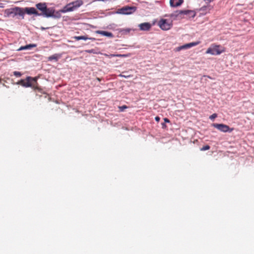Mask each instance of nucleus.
Instances as JSON below:
<instances>
[{"label":"nucleus","mask_w":254,"mask_h":254,"mask_svg":"<svg viewBox=\"0 0 254 254\" xmlns=\"http://www.w3.org/2000/svg\"><path fill=\"white\" fill-rule=\"evenodd\" d=\"M24 87H31L34 91L42 93V89L39 86L37 82V77L27 76L25 79H21L17 83Z\"/></svg>","instance_id":"f257e3e1"},{"label":"nucleus","mask_w":254,"mask_h":254,"mask_svg":"<svg viewBox=\"0 0 254 254\" xmlns=\"http://www.w3.org/2000/svg\"><path fill=\"white\" fill-rule=\"evenodd\" d=\"M36 7L41 12L38 16H43L46 17H53L55 10L52 8H48L45 2H40L36 4Z\"/></svg>","instance_id":"f03ea898"},{"label":"nucleus","mask_w":254,"mask_h":254,"mask_svg":"<svg viewBox=\"0 0 254 254\" xmlns=\"http://www.w3.org/2000/svg\"><path fill=\"white\" fill-rule=\"evenodd\" d=\"M23 8L19 7H15L6 9L4 10V16L5 17H14L18 15L24 18V13L23 12Z\"/></svg>","instance_id":"7ed1b4c3"},{"label":"nucleus","mask_w":254,"mask_h":254,"mask_svg":"<svg viewBox=\"0 0 254 254\" xmlns=\"http://www.w3.org/2000/svg\"><path fill=\"white\" fill-rule=\"evenodd\" d=\"M83 4V2L82 0H77L71 2H70L66 4L62 10V12H67L69 11H72Z\"/></svg>","instance_id":"20e7f679"},{"label":"nucleus","mask_w":254,"mask_h":254,"mask_svg":"<svg viewBox=\"0 0 254 254\" xmlns=\"http://www.w3.org/2000/svg\"><path fill=\"white\" fill-rule=\"evenodd\" d=\"M225 52V48L220 45L212 44L207 49L205 53L212 55H218Z\"/></svg>","instance_id":"39448f33"},{"label":"nucleus","mask_w":254,"mask_h":254,"mask_svg":"<svg viewBox=\"0 0 254 254\" xmlns=\"http://www.w3.org/2000/svg\"><path fill=\"white\" fill-rule=\"evenodd\" d=\"M182 15H186V18H190L194 17L196 13L194 11L191 10H177L176 11L175 14L171 15V17L173 16L177 17Z\"/></svg>","instance_id":"423d86ee"},{"label":"nucleus","mask_w":254,"mask_h":254,"mask_svg":"<svg viewBox=\"0 0 254 254\" xmlns=\"http://www.w3.org/2000/svg\"><path fill=\"white\" fill-rule=\"evenodd\" d=\"M158 25L163 30H169L172 26V21L165 19H161L159 22Z\"/></svg>","instance_id":"0eeeda50"},{"label":"nucleus","mask_w":254,"mask_h":254,"mask_svg":"<svg viewBox=\"0 0 254 254\" xmlns=\"http://www.w3.org/2000/svg\"><path fill=\"white\" fill-rule=\"evenodd\" d=\"M136 10V7L134 6H124L119 9L117 13L122 14H130Z\"/></svg>","instance_id":"6e6552de"},{"label":"nucleus","mask_w":254,"mask_h":254,"mask_svg":"<svg viewBox=\"0 0 254 254\" xmlns=\"http://www.w3.org/2000/svg\"><path fill=\"white\" fill-rule=\"evenodd\" d=\"M212 126L224 132H230L233 130V128H231L228 126L223 124H213Z\"/></svg>","instance_id":"1a4fd4ad"},{"label":"nucleus","mask_w":254,"mask_h":254,"mask_svg":"<svg viewBox=\"0 0 254 254\" xmlns=\"http://www.w3.org/2000/svg\"><path fill=\"white\" fill-rule=\"evenodd\" d=\"M200 43L199 41L191 42L188 44H185L183 46L177 47L175 49V52H179L184 49H189L192 47L195 46Z\"/></svg>","instance_id":"9d476101"},{"label":"nucleus","mask_w":254,"mask_h":254,"mask_svg":"<svg viewBox=\"0 0 254 254\" xmlns=\"http://www.w3.org/2000/svg\"><path fill=\"white\" fill-rule=\"evenodd\" d=\"M23 10L24 15L25 13H26L28 15L34 14L36 16L39 15V12L34 7H25L24 8H23Z\"/></svg>","instance_id":"9b49d317"},{"label":"nucleus","mask_w":254,"mask_h":254,"mask_svg":"<svg viewBox=\"0 0 254 254\" xmlns=\"http://www.w3.org/2000/svg\"><path fill=\"white\" fill-rule=\"evenodd\" d=\"M138 27L141 31H149L151 27V24L149 22H144L139 24Z\"/></svg>","instance_id":"f8f14e48"},{"label":"nucleus","mask_w":254,"mask_h":254,"mask_svg":"<svg viewBox=\"0 0 254 254\" xmlns=\"http://www.w3.org/2000/svg\"><path fill=\"white\" fill-rule=\"evenodd\" d=\"M184 0H170V4L172 7H177L181 5Z\"/></svg>","instance_id":"ddd939ff"},{"label":"nucleus","mask_w":254,"mask_h":254,"mask_svg":"<svg viewBox=\"0 0 254 254\" xmlns=\"http://www.w3.org/2000/svg\"><path fill=\"white\" fill-rule=\"evenodd\" d=\"M36 46H37V45L35 44H30L24 46L20 47L17 50V51H20L25 50H30V49H31L32 48L36 47Z\"/></svg>","instance_id":"4468645a"},{"label":"nucleus","mask_w":254,"mask_h":254,"mask_svg":"<svg viewBox=\"0 0 254 254\" xmlns=\"http://www.w3.org/2000/svg\"><path fill=\"white\" fill-rule=\"evenodd\" d=\"M96 33L97 34H101L103 36H107L110 38L114 37L113 34L111 32L105 31H101L98 30L96 31Z\"/></svg>","instance_id":"2eb2a0df"},{"label":"nucleus","mask_w":254,"mask_h":254,"mask_svg":"<svg viewBox=\"0 0 254 254\" xmlns=\"http://www.w3.org/2000/svg\"><path fill=\"white\" fill-rule=\"evenodd\" d=\"M73 38L77 41L80 40H86L87 39L94 41L95 40L94 38H88L87 36H74Z\"/></svg>","instance_id":"dca6fc26"},{"label":"nucleus","mask_w":254,"mask_h":254,"mask_svg":"<svg viewBox=\"0 0 254 254\" xmlns=\"http://www.w3.org/2000/svg\"><path fill=\"white\" fill-rule=\"evenodd\" d=\"M60 58V56L58 54H55L53 55H52L48 57V61H52L53 60L55 61L56 62H57L59 58Z\"/></svg>","instance_id":"f3484780"},{"label":"nucleus","mask_w":254,"mask_h":254,"mask_svg":"<svg viewBox=\"0 0 254 254\" xmlns=\"http://www.w3.org/2000/svg\"><path fill=\"white\" fill-rule=\"evenodd\" d=\"M132 30L130 28H124L119 30V32L124 34L129 33Z\"/></svg>","instance_id":"a211bd4d"},{"label":"nucleus","mask_w":254,"mask_h":254,"mask_svg":"<svg viewBox=\"0 0 254 254\" xmlns=\"http://www.w3.org/2000/svg\"><path fill=\"white\" fill-rule=\"evenodd\" d=\"M210 147L208 145H205L203 146L202 148H200L201 151H205L209 150L210 149Z\"/></svg>","instance_id":"6ab92c4d"},{"label":"nucleus","mask_w":254,"mask_h":254,"mask_svg":"<svg viewBox=\"0 0 254 254\" xmlns=\"http://www.w3.org/2000/svg\"><path fill=\"white\" fill-rule=\"evenodd\" d=\"M13 74L16 77H20L22 75L20 72L17 71H14Z\"/></svg>","instance_id":"aec40b11"},{"label":"nucleus","mask_w":254,"mask_h":254,"mask_svg":"<svg viewBox=\"0 0 254 254\" xmlns=\"http://www.w3.org/2000/svg\"><path fill=\"white\" fill-rule=\"evenodd\" d=\"M217 117V115L216 114L214 113V114H213L212 115H211L209 117V119L210 120H213V119H215Z\"/></svg>","instance_id":"412c9836"},{"label":"nucleus","mask_w":254,"mask_h":254,"mask_svg":"<svg viewBox=\"0 0 254 254\" xmlns=\"http://www.w3.org/2000/svg\"><path fill=\"white\" fill-rule=\"evenodd\" d=\"M119 76L123 77H125V78H128V77H131L132 76L130 75L121 74L119 75Z\"/></svg>","instance_id":"4be33fe9"},{"label":"nucleus","mask_w":254,"mask_h":254,"mask_svg":"<svg viewBox=\"0 0 254 254\" xmlns=\"http://www.w3.org/2000/svg\"><path fill=\"white\" fill-rule=\"evenodd\" d=\"M127 106L126 105H124V106H121V107H119V109H120V111L121 112H123L124 111V110L125 109H127Z\"/></svg>","instance_id":"5701e85b"},{"label":"nucleus","mask_w":254,"mask_h":254,"mask_svg":"<svg viewBox=\"0 0 254 254\" xmlns=\"http://www.w3.org/2000/svg\"><path fill=\"white\" fill-rule=\"evenodd\" d=\"M86 52L87 53H94V50L93 49H91V50H86Z\"/></svg>","instance_id":"b1692460"},{"label":"nucleus","mask_w":254,"mask_h":254,"mask_svg":"<svg viewBox=\"0 0 254 254\" xmlns=\"http://www.w3.org/2000/svg\"><path fill=\"white\" fill-rule=\"evenodd\" d=\"M155 121H157V122H159V121H160V117H159L157 116V117H156L155 118Z\"/></svg>","instance_id":"393cba45"},{"label":"nucleus","mask_w":254,"mask_h":254,"mask_svg":"<svg viewBox=\"0 0 254 254\" xmlns=\"http://www.w3.org/2000/svg\"><path fill=\"white\" fill-rule=\"evenodd\" d=\"M164 120L165 122H166V123H169V122H170V121H169V119H168L167 118H165V119H164Z\"/></svg>","instance_id":"a878e982"},{"label":"nucleus","mask_w":254,"mask_h":254,"mask_svg":"<svg viewBox=\"0 0 254 254\" xmlns=\"http://www.w3.org/2000/svg\"><path fill=\"white\" fill-rule=\"evenodd\" d=\"M203 0L209 3V2L213 1L214 0Z\"/></svg>","instance_id":"bb28decb"},{"label":"nucleus","mask_w":254,"mask_h":254,"mask_svg":"<svg viewBox=\"0 0 254 254\" xmlns=\"http://www.w3.org/2000/svg\"><path fill=\"white\" fill-rule=\"evenodd\" d=\"M162 127H166V125L165 123H162Z\"/></svg>","instance_id":"cd10ccee"},{"label":"nucleus","mask_w":254,"mask_h":254,"mask_svg":"<svg viewBox=\"0 0 254 254\" xmlns=\"http://www.w3.org/2000/svg\"><path fill=\"white\" fill-rule=\"evenodd\" d=\"M204 77H208V78H209L210 79H212V78L210 76H208V75H204Z\"/></svg>","instance_id":"c85d7f7f"},{"label":"nucleus","mask_w":254,"mask_h":254,"mask_svg":"<svg viewBox=\"0 0 254 254\" xmlns=\"http://www.w3.org/2000/svg\"><path fill=\"white\" fill-rule=\"evenodd\" d=\"M117 56H119V57H125V55H117Z\"/></svg>","instance_id":"c756f323"},{"label":"nucleus","mask_w":254,"mask_h":254,"mask_svg":"<svg viewBox=\"0 0 254 254\" xmlns=\"http://www.w3.org/2000/svg\"><path fill=\"white\" fill-rule=\"evenodd\" d=\"M97 79L99 81H101V79L98 77L97 78Z\"/></svg>","instance_id":"7c9ffc66"}]
</instances>
